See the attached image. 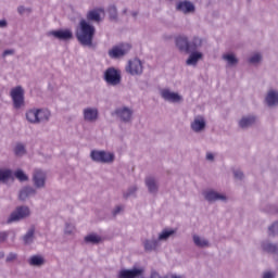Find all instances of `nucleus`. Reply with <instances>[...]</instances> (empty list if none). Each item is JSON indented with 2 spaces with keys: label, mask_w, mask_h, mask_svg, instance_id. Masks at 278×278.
<instances>
[{
  "label": "nucleus",
  "mask_w": 278,
  "mask_h": 278,
  "mask_svg": "<svg viewBox=\"0 0 278 278\" xmlns=\"http://www.w3.org/2000/svg\"><path fill=\"white\" fill-rule=\"evenodd\" d=\"M76 38L83 47H92V40H94V34L97 28L87 20H80L76 28Z\"/></svg>",
  "instance_id": "f257e3e1"
},
{
  "label": "nucleus",
  "mask_w": 278,
  "mask_h": 278,
  "mask_svg": "<svg viewBox=\"0 0 278 278\" xmlns=\"http://www.w3.org/2000/svg\"><path fill=\"white\" fill-rule=\"evenodd\" d=\"M25 116L30 125H45L51 121V111L47 108H33L26 111Z\"/></svg>",
  "instance_id": "f03ea898"
},
{
  "label": "nucleus",
  "mask_w": 278,
  "mask_h": 278,
  "mask_svg": "<svg viewBox=\"0 0 278 278\" xmlns=\"http://www.w3.org/2000/svg\"><path fill=\"white\" fill-rule=\"evenodd\" d=\"M10 97L14 110H23L25 108V89L22 86L13 87L10 91Z\"/></svg>",
  "instance_id": "7ed1b4c3"
},
{
  "label": "nucleus",
  "mask_w": 278,
  "mask_h": 278,
  "mask_svg": "<svg viewBox=\"0 0 278 278\" xmlns=\"http://www.w3.org/2000/svg\"><path fill=\"white\" fill-rule=\"evenodd\" d=\"M90 157L92 162H97L98 164H112L116 156L113 152H108L105 150H92L90 152Z\"/></svg>",
  "instance_id": "20e7f679"
},
{
  "label": "nucleus",
  "mask_w": 278,
  "mask_h": 278,
  "mask_svg": "<svg viewBox=\"0 0 278 278\" xmlns=\"http://www.w3.org/2000/svg\"><path fill=\"white\" fill-rule=\"evenodd\" d=\"M31 215V211L29 210V206H17L15 211L11 213L9 216L7 223H18V220H23L25 218H28V216Z\"/></svg>",
  "instance_id": "39448f33"
},
{
  "label": "nucleus",
  "mask_w": 278,
  "mask_h": 278,
  "mask_svg": "<svg viewBox=\"0 0 278 278\" xmlns=\"http://www.w3.org/2000/svg\"><path fill=\"white\" fill-rule=\"evenodd\" d=\"M114 114L121 123L129 124L134 121V109L129 106H119L115 109Z\"/></svg>",
  "instance_id": "423d86ee"
},
{
  "label": "nucleus",
  "mask_w": 278,
  "mask_h": 278,
  "mask_svg": "<svg viewBox=\"0 0 278 278\" xmlns=\"http://www.w3.org/2000/svg\"><path fill=\"white\" fill-rule=\"evenodd\" d=\"M121 71L114 67H109L104 72V81H106L108 86H118L121 84Z\"/></svg>",
  "instance_id": "0eeeda50"
},
{
  "label": "nucleus",
  "mask_w": 278,
  "mask_h": 278,
  "mask_svg": "<svg viewBox=\"0 0 278 278\" xmlns=\"http://www.w3.org/2000/svg\"><path fill=\"white\" fill-rule=\"evenodd\" d=\"M33 184L37 190L47 188V173L42 169H35L33 172Z\"/></svg>",
  "instance_id": "6e6552de"
},
{
  "label": "nucleus",
  "mask_w": 278,
  "mask_h": 278,
  "mask_svg": "<svg viewBox=\"0 0 278 278\" xmlns=\"http://www.w3.org/2000/svg\"><path fill=\"white\" fill-rule=\"evenodd\" d=\"M207 127V121L204 115H195L190 123V129L194 134H203Z\"/></svg>",
  "instance_id": "1a4fd4ad"
},
{
  "label": "nucleus",
  "mask_w": 278,
  "mask_h": 278,
  "mask_svg": "<svg viewBox=\"0 0 278 278\" xmlns=\"http://www.w3.org/2000/svg\"><path fill=\"white\" fill-rule=\"evenodd\" d=\"M202 197L208 203H216V201H227V195L225 193H220L214 189H206L202 192Z\"/></svg>",
  "instance_id": "9d476101"
},
{
  "label": "nucleus",
  "mask_w": 278,
  "mask_h": 278,
  "mask_svg": "<svg viewBox=\"0 0 278 278\" xmlns=\"http://www.w3.org/2000/svg\"><path fill=\"white\" fill-rule=\"evenodd\" d=\"M130 50H131V46H129L128 43H122L109 50V56L112 58L113 60H118V58H123L124 55H127V53H129Z\"/></svg>",
  "instance_id": "9b49d317"
},
{
  "label": "nucleus",
  "mask_w": 278,
  "mask_h": 278,
  "mask_svg": "<svg viewBox=\"0 0 278 278\" xmlns=\"http://www.w3.org/2000/svg\"><path fill=\"white\" fill-rule=\"evenodd\" d=\"M143 71L144 66L142 65V61H140V59H132L128 61V64L126 65V72L132 76L142 75Z\"/></svg>",
  "instance_id": "f8f14e48"
},
{
  "label": "nucleus",
  "mask_w": 278,
  "mask_h": 278,
  "mask_svg": "<svg viewBox=\"0 0 278 278\" xmlns=\"http://www.w3.org/2000/svg\"><path fill=\"white\" fill-rule=\"evenodd\" d=\"M161 97L164 99V101H167L168 103H182L184 97L175 91H172L168 88L161 90Z\"/></svg>",
  "instance_id": "ddd939ff"
},
{
  "label": "nucleus",
  "mask_w": 278,
  "mask_h": 278,
  "mask_svg": "<svg viewBox=\"0 0 278 278\" xmlns=\"http://www.w3.org/2000/svg\"><path fill=\"white\" fill-rule=\"evenodd\" d=\"M83 118L85 123H97L99 121V109L96 106H87L83 110Z\"/></svg>",
  "instance_id": "4468645a"
},
{
  "label": "nucleus",
  "mask_w": 278,
  "mask_h": 278,
  "mask_svg": "<svg viewBox=\"0 0 278 278\" xmlns=\"http://www.w3.org/2000/svg\"><path fill=\"white\" fill-rule=\"evenodd\" d=\"M176 11L181 12V14H194L197 7L189 0H181L176 3Z\"/></svg>",
  "instance_id": "2eb2a0df"
},
{
  "label": "nucleus",
  "mask_w": 278,
  "mask_h": 278,
  "mask_svg": "<svg viewBox=\"0 0 278 278\" xmlns=\"http://www.w3.org/2000/svg\"><path fill=\"white\" fill-rule=\"evenodd\" d=\"M162 247V242L160 241L159 238L153 237L152 239H146L143 241V249L148 253H151L153 251H160Z\"/></svg>",
  "instance_id": "dca6fc26"
},
{
  "label": "nucleus",
  "mask_w": 278,
  "mask_h": 278,
  "mask_svg": "<svg viewBox=\"0 0 278 278\" xmlns=\"http://www.w3.org/2000/svg\"><path fill=\"white\" fill-rule=\"evenodd\" d=\"M48 36H52L53 38H56V40H72L73 30L71 29L51 30L48 33Z\"/></svg>",
  "instance_id": "f3484780"
},
{
  "label": "nucleus",
  "mask_w": 278,
  "mask_h": 278,
  "mask_svg": "<svg viewBox=\"0 0 278 278\" xmlns=\"http://www.w3.org/2000/svg\"><path fill=\"white\" fill-rule=\"evenodd\" d=\"M265 104L267 108H278V90L269 89L265 94Z\"/></svg>",
  "instance_id": "a211bd4d"
},
{
  "label": "nucleus",
  "mask_w": 278,
  "mask_h": 278,
  "mask_svg": "<svg viewBox=\"0 0 278 278\" xmlns=\"http://www.w3.org/2000/svg\"><path fill=\"white\" fill-rule=\"evenodd\" d=\"M144 185L150 194H157L160 186L157 185V179H155V177L147 176L144 179Z\"/></svg>",
  "instance_id": "6ab92c4d"
},
{
  "label": "nucleus",
  "mask_w": 278,
  "mask_h": 278,
  "mask_svg": "<svg viewBox=\"0 0 278 278\" xmlns=\"http://www.w3.org/2000/svg\"><path fill=\"white\" fill-rule=\"evenodd\" d=\"M192 241L198 249H210L211 247L210 240L201 235H192Z\"/></svg>",
  "instance_id": "aec40b11"
},
{
  "label": "nucleus",
  "mask_w": 278,
  "mask_h": 278,
  "mask_svg": "<svg viewBox=\"0 0 278 278\" xmlns=\"http://www.w3.org/2000/svg\"><path fill=\"white\" fill-rule=\"evenodd\" d=\"M257 117L255 115H244L239 119V127L240 129H249V127H253L256 123Z\"/></svg>",
  "instance_id": "412c9836"
},
{
  "label": "nucleus",
  "mask_w": 278,
  "mask_h": 278,
  "mask_svg": "<svg viewBox=\"0 0 278 278\" xmlns=\"http://www.w3.org/2000/svg\"><path fill=\"white\" fill-rule=\"evenodd\" d=\"M34 240H36V226H30L22 237V241L25 247H30Z\"/></svg>",
  "instance_id": "4be33fe9"
},
{
  "label": "nucleus",
  "mask_w": 278,
  "mask_h": 278,
  "mask_svg": "<svg viewBox=\"0 0 278 278\" xmlns=\"http://www.w3.org/2000/svg\"><path fill=\"white\" fill-rule=\"evenodd\" d=\"M143 270L140 268H134V269H122L118 273V278H136L140 277L142 275Z\"/></svg>",
  "instance_id": "5701e85b"
},
{
  "label": "nucleus",
  "mask_w": 278,
  "mask_h": 278,
  "mask_svg": "<svg viewBox=\"0 0 278 278\" xmlns=\"http://www.w3.org/2000/svg\"><path fill=\"white\" fill-rule=\"evenodd\" d=\"M37 191L36 189H34V187H24L20 190V200L21 201H27V199H29V197H36Z\"/></svg>",
  "instance_id": "b1692460"
},
{
  "label": "nucleus",
  "mask_w": 278,
  "mask_h": 278,
  "mask_svg": "<svg viewBox=\"0 0 278 278\" xmlns=\"http://www.w3.org/2000/svg\"><path fill=\"white\" fill-rule=\"evenodd\" d=\"M176 233L177 230L173 228H165L159 233L157 238L160 242H168V239L173 238Z\"/></svg>",
  "instance_id": "393cba45"
},
{
  "label": "nucleus",
  "mask_w": 278,
  "mask_h": 278,
  "mask_svg": "<svg viewBox=\"0 0 278 278\" xmlns=\"http://www.w3.org/2000/svg\"><path fill=\"white\" fill-rule=\"evenodd\" d=\"M101 12H103V9H96L91 10L87 13V22L90 23V21H93V23H101Z\"/></svg>",
  "instance_id": "a878e982"
},
{
  "label": "nucleus",
  "mask_w": 278,
  "mask_h": 278,
  "mask_svg": "<svg viewBox=\"0 0 278 278\" xmlns=\"http://www.w3.org/2000/svg\"><path fill=\"white\" fill-rule=\"evenodd\" d=\"M176 47H178L180 51H190V42L188 41V37L179 36L176 38Z\"/></svg>",
  "instance_id": "bb28decb"
},
{
  "label": "nucleus",
  "mask_w": 278,
  "mask_h": 278,
  "mask_svg": "<svg viewBox=\"0 0 278 278\" xmlns=\"http://www.w3.org/2000/svg\"><path fill=\"white\" fill-rule=\"evenodd\" d=\"M261 248L265 253H271V254H277L278 253V244L277 243H271L270 241H263L261 243Z\"/></svg>",
  "instance_id": "cd10ccee"
},
{
  "label": "nucleus",
  "mask_w": 278,
  "mask_h": 278,
  "mask_svg": "<svg viewBox=\"0 0 278 278\" xmlns=\"http://www.w3.org/2000/svg\"><path fill=\"white\" fill-rule=\"evenodd\" d=\"M203 58V53L201 52H192L186 61L187 66H197L199 64V60Z\"/></svg>",
  "instance_id": "c85d7f7f"
},
{
  "label": "nucleus",
  "mask_w": 278,
  "mask_h": 278,
  "mask_svg": "<svg viewBox=\"0 0 278 278\" xmlns=\"http://www.w3.org/2000/svg\"><path fill=\"white\" fill-rule=\"evenodd\" d=\"M222 60L227 63V66H236L238 64V58L232 52L224 53Z\"/></svg>",
  "instance_id": "c756f323"
},
{
  "label": "nucleus",
  "mask_w": 278,
  "mask_h": 278,
  "mask_svg": "<svg viewBox=\"0 0 278 278\" xmlns=\"http://www.w3.org/2000/svg\"><path fill=\"white\" fill-rule=\"evenodd\" d=\"M28 264L40 268V266H45V257L42 255H33L28 258Z\"/></svg>",
  "instance_id": "7c9ffc66"
},
{
  "label": "nucleus",
  "mask_w": 278,
  "mask_h": 278,
  "mask_svg": "<svg viewBox=\"0 0 278 278\" xmlns=\"http://www.w3.org/2000/svg\"><path fill=\"white\" fill-rule=\"evenodd\" d=\"M86 244H99L103 241V238L97 233H89L85 237Z\"/></svg>",
  "instance_id": "2f4dec72"
},
{
  "label": "nucleus",
  "mask_w": 278,
  "mask_h": 278,
  "mask_svg": "<svg viewBox=\"0 0 278 278\" xmlns=\"http://www.w3.org/2000/svg\"><path fill=\"white\" fill-rule=\"evenodd\" d=\"M203 46V39L194 37L191 42H189V51H197Z\"/></svg>",
  "instance_id": "473e14b6"
},
{
  "label": "nucleus",
  "mask_w": 278,
  "mask_h": 278,
  "mask_svg": "<svg viewBox=\"0 0 278 278\" xmlns=\"http://www.w3.org/2000/svg\"><path fill=\"white\" fill-rule=\"evenodd\" d=\"M108 12L111 21H116V18H118V9L116 8V4H111L108 8Z\"/></svg>",
  "instance_id": "72a5a7b5"
},
{
  "label": "nucleus",
  "mask_w": 278,
  "mask_h": 278,
  "mask_svg": "<svg viewBox=\"0 0 278 278\" xmlns=\"http://www.w3.org/2000/svg\"><path fill=\"white\" fill-rule=\"evenodd\" d=\"M27 153L25 146L23 143H17L14 148V154L16 157H23Z\"/></svg>",
  "instance_id": "f704fd0d"
},
{
  "label": "nucleus",
  "mask_w": 278,
  "mask_h": 278,
  "mask_svg": "<svg viewBox=\"0 0 278 278\" xmlns=\"http://www.w3.org/2000/svg\"><path fill=\"white\" fill-rule=\"evenodd\" d=\"M12 177V169L0 168V181H8Z\"/></svg>",
  "instance_id": "c9c22d12"
},
{
  "label": "nucleus",
  "mask_w": 278,
  "mask_h": 278,
  "mask_svg": "<svg viewBox=\"0 0 278 278\" xmlns=\"http://www.w3.org/2000/svg\"><path fill=\"white\" fill-rule=\"evenodd\" d=\"M248 62L253 65L260 64V62H262V54L260 52L252 54Z\"/></svg>",
  "instance_id": "e433bc0d"
},
{
  "label": "nucleus",
  "mask_w": 278,
  "mask_h": 278,
  "mask_svg": "<svg viewBox=\"0 0 278 278\" xmlns=\"http://www.w3.org/2000/svg\"><path fill=\"white\" fill-rule=\"evenodd\" d=\"M136 192H138V186L132 185L124 192V198L129 199V197H134Z\"/></svg>",
  "instance_id": "4c0bfd02"
},
{
  "label": "nucleus",
  "mask_w": 278,
  "mask_h": 278,
  "mask_svg": "<svg viewBox=\"0 0 278 278\" xmlns=\"http://www.w3.org/2000/svg\"><path fill=\"white\" fill-rule=\"evenodd\" d=\"M14 175L18 181H29V177L22 169H17Z\"/></svg>",
  "instance_id": "58836bf2"
},
{
  "label": "nucleus",
  "mask_w": 278,
  "mask_h": 278,
  "mask_svg": "<svg viewBox=\"0 0 278 278\" xmlns=\"http://www.w3.org/2000/svg\"><path fill=\"white\" fill-rule=\"evenodd\" d=\"M64 233L65 236H75V225L71 223H66L64 228Z\"/></svg>",
  "instance_id": "ea45409f"
},
{
  "label": "nucleus",
  "mask_w": 278,
  "mask_h": 278,
  "mask_svg": "<svg viewBox=\"0 0 278 278\" xmlns=\"http://www.w3.org/2000/svg\"><path fill=\"white\" fill-rule=\"evenodd\" d=\"M17 260L18 254L16 252H10L5 257L7 264H12V262H17Z\"/></svg>",
  "instance_id": "a19ab883"
},
{
  "label": "nucleus",
  "mask_w": 278,
  "mask_h": 278,
  "mask_svg": "<svg viewBox=\"0 0 278 278\" xmlns=\"http://www.w3.org/2000/svg\"><path fill=\"white\" fill-rule=\"evenodd\" d=\"M269 236H278V222L271 224L268 228Z\"/></svg>",
  "instance_id": "79ce46f5"
},
{
  "label": "nucleus",
  "mask_w": 278,
  "mask_h": 278,
  "mask_svg": "<svg viewBox=\"0 0 278 278\" xmlns=\"http://www.w3.org/2000/svg\"><path fill=\"white\" fill-rule=\"evenodd\" d=\"M18 14H31V8H26L24 5H21L17 8Z\"/></svg>",
  "instance_id": "37998d69"
},
{
  "label": "nucleus",
  "mask_w": 278,
  "mask_h": 278,
  "mask_svg": "<svg viewBox=\"0 0 278 278\" xmlns=\"http://www.w3.org/2000/svg\"><path fill=\"white\" fill-rule=\"evenodd\" d=\"M277 274L275 271H264L263 278H276Z\"/></svg>",
  "instance_id": "c03bdc74"
},
{
  "label": "nucleus",
  "mask_w": 278,
  "mask_h": 278,
  "mask_svg": "<svg viewBox=\"0 0 278 278\" xmlns=\"http://www.w3.org/2000/svg\"><path fill=\"white\" fill-rule=\"evenodd\" d=\"M233 175H235V179H239V180L244 179V173H242L241 170H235Z\"/></svg>",
  "instance_id": "a18cd8bd"
},
{
  "label": "nucleus",
  "mask_w": 278,
  "mask_h": 278,
  "mask_svg": "<svg viewBox=\"0 0 278 278\" xmlns=\"http://www.w3.org/2000/svg\"><path fill=\"white\" fill-rule=\"evenodd\" d=\"M10 233L8 231H0V242H5Z\"/></svg>",
  "instance_id": "49530a36"
},
{
  "label": "nucleus",
  "mask_w": 278,
  "mask_h": 278,
  "mask_svg": "<svg viewBox=\"0 0 278 278\" xmlns=\"http://www.w3.org/2000/svg\"><path fill=\"white\" fill-rule=\"evenodd\" d=\"M123 212V206L121 205H117L113 211H112V214L113 216H118V214Z\"/></svg>",
  "instance_id": "de8ad7c7"
},
{
  "label": "nucleus",
  "mask_w": 278,
  "mask_h": 278,
  "mask_svg": "<svg viewBox=\"0 0 278 278\" xmlns=\"http://www.w3.org/2000/svg\"><path fill=\"white\" fill-rule=\"evenodd\" d=\"M8 55H14V50L13 49L4 50L2 53V56L8 58Z\"/></svg>",
  "instance_id": "09e8293b"
},
{
  "label": "nucleus",
  "mask_w": 278,
  "mask_h": 278,
  "mask_svg": "<svg viewBox=\"0 0 278 278\" xmlns=\"http://www.w3.org/2000/svg\"><path fill=\"white\" fill-rule=\"evenodd\" d=\"M164 278H184V276L175 275V274H169V275L164 276Z\"/></svg>",
  "instance_id": "8fccbe9b"
},
{
  "label": "nucleus",
  "mask_w": 278,
  "mask_h": 278,
  "mask_svg": "<svg viewBox=\"0 0 278 278\" xmlns=\"http://www.w3.org/2000/svg\"><path fill=\"white\" fill-rule=\"evenodd\" d=\"M4 27H8V21L7 20H0V28L3 29Z\"/></svg>",
  "instance_id": "3c124183"
},
{
  "label": "nucleus",
  "mask_w": 278,
  "mask_h": 278,
  "mask_svg": "<svg viewBox=\"0 0 278 278\" xmlns=\"http://www.w3.org/2000/svg\"><path fill=\"white\" fill-rule=\"evenodd\" d=\"M206 160H208V162H214V154L211 152L206 153Z\"/></svg>",
  "instance_id": "603ef678"
},
{
  "label": "nucleus",
  "mask_w": 278,
  "mask_h": 278,
  "mask_svg": "<svg viewBox=\"0 0 278 278\" xmlns=\"http://www.w3.org/2000/svg\"><path fill=\"white\" fill-rule=\"evenodd\" d=\"M150 278H164V277H161L157 271H152Z\"/></svg>",
  "instance_id": "864d4df0"
},
{
  "label": "nucleus",
  "mask_w": 278,
  "mask_h": 278,
  "mask_svg": "<svg viewBox=\"0 0 278 278\" xmlns=\"http://www.w3.org/2000/svg\"><path fill=\"white\" fill-rule=\"evenodd\" d=\"M131 16H134V18H136V16H138V12L137 11H132L131 12Z\"/></svg>",
  "instance_id": "5fc2aeb1"
},
{
  "label": "nucleus",
  "mask_w": 278,
  "mask_h": 278,
  "mask_svg": "<svg viewBox=\"0 0 278 278\" xmlns=\"http://www.w3.org/2000/svg\"><path fill=\"white\" fill-rule=\"evenodd\" d=\"M122 14H127V9H124V10L122 11Z\"/></svg>",
  "instance_id": "6e6d98bb"
},
{
  "label": "nucleus",
  "mask_w": 278,
  "mask_h": 278,
  "mask_svg": "<svg viewBox=\"0 0 278 278\" xmlns=\"http://www.w3.org/2000/svg\"><path fill=\"white\" fill-rule=\"evenodd\" d=\"M0 257H5V254L3 252H0Z\"/></svg>",
  "instance_id": "4d7b16f0"
}]
</instances>
